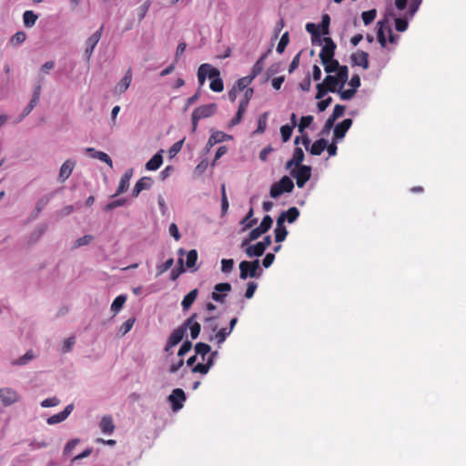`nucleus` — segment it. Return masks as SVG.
<instances>
[{
  "mask_svg": "<svg viewBox=\"0 0 466 466\" xmlns=\"http://www.w3.org/2000/svg\"><path fill=\"white\" fill-rule=\"evenodd\" d=\"M246 254L248 257H260L264 254L265 249L262 248V246L258 242L255 245L249 246L246 248Z\"/></svg>",
  "mask_w": 466,
  "mask_h": 466,
  "instance_id": "31",
  "label": "nucleus"
},
{
  "mask_svg": "<svg viewBox=\"0 0 466 466\" xmlns=\"http://www.w3.org/2000/svg\"><path fill=\"white\" fill-rule=\"evenodd\" d=\"M312 121H313V116H302L300 118V122L299 124V131L300 133H303L305 128L309 127V125L312 123Z\"/></svg>",
  "mask_w": 466,
  "mask_h": 466,
  "instance_id": "53",
  "label": "nucleus"
},
{
  "mask_svg": "<svg viewBox=\"0 0 466 466\" xmlns=\"http://www.w3.org/2000/svg\"><path fill=\"white\" fill-rule=\"evenodd\" d=\"M279 216L284 217V221L293 223L299 216V210L296 207L289 208L287 211H283Z\"/></svg>",
  "mask_w": 466,
  "mask_h": 466,
  "instance_id": "29",
  "label": "nucleus"
},
{
  "mask_svg": "<svg viewBox=\"0 0 466 466\" xmlns=\"http://www.w3.org/2000/svg\"><path fill=\"white\" fill-rule=\"evenodd\" d=\"M254 79L250 77V76H244L239 78L233 86L238 91L241 92L247 89L248 86L251 84Z\"/></svg>",
  "mask_w": 466,
  "mask_h": 466,
  "instance_id": "34",
  "label": "nucleus"
},
{
  "mask_svg": "<svg viewBox=\"0 0 466 466\" xmlns=\"http://www.w3.org/2000/svg\"><path fill=\"white\" fill-rule=\"evenodd\" d=\"M73 409H74L73 404L67 405L64 409V410H62L61 412L55 414L53 416H50L46 420L47 423L49 425H54V424H57V423L64 421L69 416V414L72 412Z\"/></svg>",
  "mask_w": 466,
  "mask_h": 466,
  "instance_id": "14",
  "label": "nucleus"
},
{
  "mask_svg": "<svg viewBox=\"0 0 466 466\" xmlns=\"http://www.w3.org/2000/svg\"><path fill=\"white\" fill-rule=\"evenodd\" d=\"M228 137H230L222 131H214V132H212V134L210 135V137L208 138V145L209 147H213L214 145H216L218 143H221V142L225 141Z\"/></svg>",
  "mask_w": 466,
  "mask_h": 466,
  "instance_id": "25",
  "label": "nucleus"
},
{
  "mask_svg": "<svg viewBox=\"0 0 466 466\" xmlns=\"http://www.w3.org/2000/svg\"><path fill=\"white\" fill-rule=\"evenodd\" d=\"M231 290V285L229 283H218L214 287V292L211 294L213 300L223 303L227 293Z\"/></svg>",
  "mask_w": 466,
  "mask_h": 466,
  "instance_id": "11",
  "label": "nucleus"
},
{
  "mask_svg": "<svg viewBox=\"0 0 466 466\" xmlns=\"http://www.w3.org/2000/svg\"><path fill=\"white\" fill-rule=\"evenodd\" d=\"M378 25H379L378 33H377L378 41L381 45L382 47H385L386 37H385V34H384V23L380 21V22H378Z\"/></svg>",
  "mask_w": 466,
  "mask_h": 466,
  "instance_id": "48",
  "label": "nucleus"
},
{
  "mask_svg": "<svg viewBox=\"0 0 466 466\" xmlns=\"http://www.w3.org/2000/svg\"><path fill=\"white\" fill-rule=\"evenodd\" d=\"M127 297L125 295L117 296L111 305V310L115 313L118 312L124 306Z\"/></svg>",
  "mask_w": 466,
  "mask_h": 466,
  "instance_id": "37",
  "label": "nucleus"
},
{
  "mask_svg": "<svg viewBox=\"0 0 466 466\" xmlns=\"http://www.w3.org/2000/svg\"><path fill=\"white\" fill-rule=\"evenodd\" d=\"M151 5V1L147 0L141 5L137 9V15H138V21L141 22L145 16L147 15V13Z\"/></svg>",
  "mask_w": 466,
  "mask_h": 466,
  "instance_id": "42",
  "label": "nucleus"
},
{
  "mask_svg": "<svg viewBox=\"0 0 466 466\" xmlns=\"http://www.w3.org/2000/svg\"><path fill=\"white\" fill-rule=\"evenodd\" d=\"M99 427L102 432L106 434H112L116 428L113 419L110 415H105L102 417Z\"/></svg>",
  "mask_w": 466,
  "mask_h": 466,
  "instance_id": "18",
  "label": "nucleus"
},
{
  "mask_svg": "<svg viewBox=\"0 0 466 466\" xmlns=\"http://www.w3.org/2000/svg\"><path fill=\"white\" fill-rule=\"evenodd\" d=\"M198 260V252L196 249H191L187 254L186 265L188 268H193Z\"/></svg>",
  "mask_w": 466,
  "mask_h": 466,
  "instance_id": "41",
  "label": "nucleus"
},
{
  "mask_svg": "<svg viewBox=\"0 0 466 466\" xmlns=\"http://www.w3.org/2000/svg\"><path fill=\"white\" fill-rule=\"evenodd\" d=\"M26 38V35L25 32H22V31H18L16 32L10 39V43L12 45H20L22 44L23 42H25Z\"/></svg>",
  "mask_w": 466,
  "mask_h": 466,
  "instance_id": "50",
  "label": "nucleus"
},
{
  "mask_svg": "<svg viewBox=\"0 0 466 466\" xmlns=\"http://www.w3.org/2000/svg\"><path fill=\"white\" fill-rule=\"evenodd\" d=\"M290 174L296 179L297 186L302 188L311 177V167L309 166L295 167Z\"/></svg>",
  "mask_w": 466,
  "mask_h": 466,
  "instance_id": "6",
  "label": "nucleus"
},
{
  "mask_svg": "<svg viewBox=\"0 0 466 466\" xmlns=\"http://www.w3.org/2000/svg\"><path fill=\"white\" fill-rule=\"evenodd\" d=\"M336 78L339 82L340 89L343 88L346 82L349 78V69L347 66H341L339 70L337 71V74L335 75Z\"/></svg>",
  "mask_w": 466,
  "mask_h": 466,
  "instance_id": "28",
  "label": "nucleus"
},
{
  "mask_svg": "<svg viewBox=\"0 0 466 466\" xmlns=\"http://www.w3.org/2000/svg\"><path fill=\"white\" fill-rule=\"evenodd\" d=\"M186 394L182 389H175L168 396L167 400L171 403L172 410L177 411L183 408L186 401Z\"/></svg>",
  "mask_w": 466,
  "mask_h": 466,
  "instance_id": "8",
  "label": "nucleus"
},
{
  "mask_svg": "<svg viewBox=\"0 0 466 466\" xmlns=\"http://www.w3.org/2000/svg\"><path fill=\"white\" fill-rule=\"evenodd\" d=\"M152 186V180L150 177H144L137 181L133 188V196L137 198L140 192L144 189H148Z\"/></svg>",
  "mask_w": 466,
  "mask_h": 466,
  "instance_id": "17",
  "label": "nucleus"
},
{
  "mask_svg": "<svg viewBox=\"0 0 466 466\" xmlns=\"http://www.w3.org/2000/svg\"><path fill=\"white\" fill-rule=\"evenodd\" d=\"M86 151L91 153V157H92L97 158V159L105 162L110 167H113L112 159L110 158V157L106 153L101 152V151H96L95 148H93V147L86 148Z\"/></svg>",
  "mask_w": 466,
  "mask_h": 466,
  "instance_id": "21",
  "label": "nucleus"
},
{
  "mask_svg": "<svg viewBox=\"0 0 466 466\" xmlns=\"http://www.w3.org/2000/svg\"><path fill=\"white\" fill-rule=\"evenodd\" d=\"M268 116V112H265L259 116L256 133L262 134L265 132L267 128Z\"/></svg>",
  "mask_w": 466,
  "mask_h": 466,
  "instance_id": "38",
  "label": "nucleus"
},
{
  "mask_svg": "<svg viewBox=\"0 0 466 466\" xmlns=\"http://www.w3.org/2000/svg\"><path fill=\"white\" fill-rule=\"evenodd\" d=\"M254 216V209L253 208L251 207L248 210V212L247 213V215L245 216V218L241 220V225H243V230H246L248 228H252L254 225L257 224L258 222V219L257 218H253Z\"/></svg>",
  "mask_w": 466,
  "mask_h": 466,
  "instance_id": "26",
  "label": "nucleus"
},
{
  "mask_svg": "<svg viewBox=\"0 0 466 466\" xmlns=\"http://www.w3.org/2000/svg\"><path fill=\"white\" fill-rule=\"evenodd\" d=\"M294 127L289 125H284L280 127V135L283 142L290 139Z\"/></svg>",
  "mask_w": 466,
  "mask_h": 466,
  "instance_id": "43",
  "label": "nucleus"
},
{
  "mask_svg": "<svg viewBox=\"0 0 466 466\" xmlns=\"http://www.w3.org/2000/svg\"><path fill=\"white\" fill-rule=\"evenodd\" d=\"M132 82V72H131V69L129 68L125 76H123V78L120 80V82L118 83L116 88L118 89L119 93H124L127 90V88L129 87L130 84Z\"/></svg>",
  "mask_w": 466,
  "mask_h": 466,
  "instance_id": "24",
  "label": "nucleus"
},
{
  "mask_svg": "<svg viewBox=\"0 0 466 466\" xmlns=\"http://www.w3.org/2000/svg\"><path fill=\"white\" fill-rule=\"evenodd\" d=\"M267 57V54H264L263 56H261V57L254 64L252 69H251V73H250V77L255 79L263 70L264 68V60L265 58Z\"/></svg>",
  "mask_w": 466,
  "mask_h": 466,
  "instance_id": "30",
  "label": "nucleus"
},
{
  "mask_svg": "<svg viewBox=\"0 0 466 466\" xmlns=\"http://www.w3.org/2000/svg\"><path fill=\"white\" fill-rule=\"evenodd\" d=\"M322 41L324 42V46L319 52V59L322 64H326L329 60L334 58L337 46L329 36L323 37Z\"/></svg>",
  "mask_w": 466,
  "mask_h": 466,
  "instance_id": "7",
  "label": "nucleus"
},
{
  "mask_svg": "<svg viewBox=\"0 0 466 466\" xmlns=\"http://www.w3.org/2000/svg\"><path fill=\"white\" fill-rule=\"evenodd\" d=\"M34 353L32 350H28L25 355H23L22 357H20L16 361H15V364L17 365H25L26 364L29 360H33L34 359Z\"/></svg>",
  "mask_w": 466,
  "mask_h": 466,
  "instance_id": "59",
  "label": "nucleus"
},
{
  "mask_svg": "<svg viewBox=\"0 0 466 466\" xmlns=\"http://www.w3.org/2000/svg\"><path fill=\"white\" fill-rule=\"evenodd\" d=\"M351 125H352V119H350V118H346L342 122L339 123L334 127V131H333L335 138H337V139L343 138L345 137L347 131L350 128Z\"/></svg>",
  "mask_w": 466,
  "mask_h": 466,
  "instance_id": "15",
  "label": "nucleus"
},
{
  "mask_svg": "<svg viewBox=\"0 0 466 466\" xmlns=\"http://www.w3.org/2000/svg\"><path fill=\"white\" fill-rule=\"evenodd\" d=\"M292 159L293 162H295V167L302 166L301 163L304 160V152L300 147H295Z\"/></svg>",
  "mask_w": 466,
  "mask_h": 466,
  "instance_id": "44",
  "label": "nucleus"
},
{
  "mask_svg": "<svg viewBox=\"0 0 466 466\" xmlns=\"http://www.w3.org/2000/svg\"><path fill=\"white\" fill-rule=\"evenodd\" d=\"M338 93L339 94V96L342 100H350L355 96L356 91H355V89H352V88L342 90L339 87L338 90Z\"/></svg>",
  "mask_w": 466,
  "mask_h": 466,
  "instance_id": "55",
  "label": "nucleus"
},
{
  "mask_svg": "<svg viewBox=\"0 0 466 466\" xmlns=\"http://www.w3.org/2000/svg\"><path fill=\"white\" fill-rule=\"evenodd\" d=\"M376 15H377V11L375 9H371V10L363 12L361 14V18L363 20V23L367 25L374 21V19L376 18Z\"/></svg>",
  "mask_w": 466,
  "mask_h": 466,
  "instance_id": "40",
  "label": "nucleus"
},
{
  "mask_svg": "<svg viewBox=\"0 0 466 466\" xmlns=\"http://www.w3.org/2000/svg\"><path fill=\"white\" fill-rule=\"evenodd\" d=\"M230 330H228V329L223 328L218 331L216 334V339L218 346H220L227 339V337L230 334Z\"/></svg>",
  "mask_w": 466,
  "mask_h": 466,
  "instance_id": "52",
  "label": "nucleus"
},
{
  "mask_svg": "<svg viewBox=\"0 0 466 466\" xmlns=\"http://www.w3.org/2000/svg\"><path fill=\"white\" fill-rule=\"evenodd\" d=\"M306 30L312 35V38L319 37L320 35L319 27L313 23H308Z\"/></svg>",
  "mask_w": 466,
  "mask_h": 466,
  "instance_id": "63",
  "label": "nucleus"
},
{
  "mask_svg": "<svg viewBox=\"0 0 466 466\" xmlns=\"http://www.w3.org/2000/svg\"><path fill=\"white\" fill-rule=\"evenodd\" d=\"M135 318H130L128 319H127L120 327L119 329V332L122 334V335H126L127 332H129L131 330V329L133 328L134 324H135Z\"/></svg>",
  "mask_w": 466,
  "mask_h": 466,
  "instance_id": "46",
  "label": "nucleus"
},
{
  "mask_svg": "<svg viewBox=\"0 0 466 466\" xmlns=\"http://www.w3.org/2000/svg\"><path fill=\"white\" fill-rule=\"evenodd\" d=\"M219 75L218 69L209 64H202L198 70V79L200 85L205 83L207 77L211 79L215 76H219Z\"/></svg>",
  "mask_w": 466,
  "mask_h": 466,
  "instance_id": "9",
  "label": "nucleus"
},
{
  "mask_svg": "<svg viewBox=\"0 0 466 466\" xmlns=\"http://www.w3.org/2000/svg\"><path fill=\"white\" fill-rule=\"evenodd\" d=\"M294 188V183L290 177L284 176L270 187V197L276 198L283 193H290Z\"/></svg>",
  "mask_w": 466,
  "mask_h": 466,
  "instance_id": "3",
  "label": "nucleus"
},
{
  "mask_svg": "<svg viewBox=\"0 0 466 466\" xmlns=\"http://www.w3.org/2000/svg\"><path fill=\"white\" fill-rule=\"evenodd\" d=\"M198 294V290L197 289H194L190 292H188L183 299L181 302V306L184 310H187L190 309L192 304L195 302L197 297Z\"/></svg>",
  "mask_w": 466,
  "mask_h": 466,
  "instance_id": "22",
  "label": "nucleus"
},
{
  "mask_svg": "<svg viewBox=\"0 0 466 466\" xmlns=\"http://www.w3.org/2000/svg\"><path fill=\"white\" fill-rule=\"evenodd\" d=\"M198 317V314L197 313H193L184 323V325L177 328L176 329L173 330V332L171 333L170 337L168 338L169 339V347H174L176 346L177 344H178L184 338L186 332H187V329L188 328V326L193 322L194 319H196Z\"/></svg>",
  "mask_w": 466,
  "mask_h": 466,
  "instance_id": "4",
  "label": "nucleus"
},
{
  "mask_svg": "<svg viewBox=\"0 0 466 466\" xmlns=\"http://www.w3.org/2000/svg\"><path fill=\"white\" fill-rule=\"evenodd\" d=\"M19 399L20 396L15 390L7 387L0 389V401L4 406H10L17 402Z\"/></svg>",
  "mask_w": 466,
  "mask_h": 466,
  "instance_id": "10",
  "label": "nucleus"
},
{
  "mask_svg": "<svg viewBox=\"0 0 466 466\" xmlns=\"http://www.w3.org/2000/svg\"><path fill=\"white\" fill-rule=\"evenodd\" d=\"M234 266V260L232 258H223L221 260V270L224 273H228L232 270Z\"/></svg>",
  "mask_w": 466,
  "mask_h": 466,
  "instance_id": "56",
  "label": "nucleus"
},
{
  "mask_svg": "<svg viewBox=\"0 0 466 466\" xmlns=\"http://www.w3.org/2000/svg\"><path fill=\"white\" fill-rule=\"evenodd\" d=\"M322 65L324 66V70L329 74L337 72L339 68L341 66L339 61L335 58H332L331 60H329L326 64Z\"/></svg>",
  "mask_w": 466,
  "mask_h": 466,
  "instance_id": "36",
  "label": "nucleus"
},
{
  "mask_svg": "<svg viewBox=\"0 0 466 466\" xmlns=\"http://www.w3.org/2000/svg\"><path fill=\"white\" fill-rule=\"evenodd\" d=\"M195 352L197 355L201 357V360L204 361L206 360V356L210 353L211 347L204 342H198L194 347Z\"/></svg>",
  "mask_w": 466,
  "mask_h": 466,
  "instance_id": "27",
  "label": "nucleus"
},
{
  "mask_svg": "<svg viewBox=\"0 0 466 466\" xmlns=\"http://www.w3.org/2000/svg\"><path fill=\"white\" fill-rule=\"evenodd\" d=\"M192 348V343L188 340L183 342V344L181 345L178 352H177V355L179 357H183L184 355H186Z\"/></svg>",
  "mask_w": 466,
  "mask_h": 466,
  "instance_id": "64",
  "label": "nucleus"
},
{
  "mask_svg": "<svg viewBox=\"0 0 466 466\" xmlns=\"http://www.w3.org/2000/svg\"><path fill=\"white\" fill-rule=\"evenodd\" d=\"M103 29H104V26L101 25L97 31H96L90 37L87 38V40L86 42V47L85 53L88 57L91 56L96 46L99 42L101 35H102Z\"/></svg>",
  "mask_w": 466,
  "mask_h": 466,
  "instance_id": "13",
  "label": "nucleus"
},
{
  "mask_svg": "<svg viewBox=\"0 0 466 466\" xmlns=\"http://www.w3.org/2000/svg\"><path fill=\"white\" fill-rule=\"evenodd\" d=\"M395 28L399 32H404L408 28V22L403 18H396Z\"/></svg>",
  "mask_w": 466,
  "mask_h": 466,
  "instance_id": "61",
  "label": "nucleus"
},
{
  "mask_svg": "<svg viewBox=\"0 0 466 466\" xmlns=\"http://www.w3.org/2000/svg\"><path fill=\"white\" fill-rule=\"evenodd\" d=\"M38 16L31 10H27L23 15L24 25L26 27H32L35 25Z\"/></svg>",
  "mask_w": 466,
  "mask_h": 466,
  "instance_id": "32",
  "label": "nucleus"
},
{
  "mask_svg": "<svg viewBox=\"0 0 466 466\" xmlns=\"http://www.w3.org/2000/svg\"><path fill=\"white\" fill-rule=\"evenodd\" d=\"M327 147L328 140H326L325 138H320L311 145L309 151L313 156H319L326 149Z\"/></svg>",
  "mask_w": 466,
  "mask_h": 466,
  "instance_id": "20",
  "label": "nucleus"
},
{
  "mask_svg": "<svg viewBox=\"0 0 466 466\" xmlns=\"http://www.w3.org/2000/svg\"><path fill=\"white\" fill-rule=\"evenodd\" d=\"M93 240L92 235H85L79 238H77L74 244L75 248H79L85 245L89 244Z\"/></svg>",
  "mask_w": 466,
  "mask_h": 466,
  "instance_id": "57",
  "label": "nucleus"
},
{
  "mask_svg": "<svg viewBox=\"0 0 466 466\" xmlns=\"http://www.w3.org/2000/svg\"><path fill=\"white\" fill-rule=\"evenodd\" d=\"M163 157L160 152L155 154L146 164L147 170H157L162 165Z\"/></svg>",
  "mask_w": 466,
  "mask_h": 466,
  "instance_id": "23",
  "label": "nucleus"
},
{
  "mask_svg": "<svg viewBox=\"0 0 466 466\" xmlns=\"http://www.w3.org/2000/svg\"><path fill=\"white\" fill-rule=\"evenodd\" d=\"M258 289V284L256 282H248L246 289L245 297L247 299H251L254 296L256 289Z\"/></svg>",
  "mask_w": 466,
  "mask_h": 466,
  "instance_id": "62",
  "label": "nucleus"
},
{
  "mask_svg": "<svg viewBox=\"0 0 466 466\" xmlns=\"http://www.w3.org/2000/svg\"><path fill=\"white\" fill-rule=\"evenodd\" d=\"M338 86H339V82L335 76H327L323 82L317 84L316 98L321 99L328 92L335 93L337 91L336 87Z\"/></svg>",
  "mask_w": 466,
  "mask_h": 466,
  "instance_id": "2",
  "label": "nucleus"
},
{
  "mask_svg": "<svg viewBox=\"0 0 466 466\" xmlns=\"http://www.w3.org/2000/svg\"><path fill=\"white\" fill-rule=\"evenodd\" d=\"M272 223H273V220H272L271 217L269 215H266L263 218V219H262L260 225L258 226V228L261 229V231L263 233H266L271 228Z\"/></svg>",
  "mask_w": 466,
  "mask_h": 466,
  "instance_id": "51",
  "label": "nucleus"
},
{
  "mask_svg": "<svg viewBox=\"0 0 466 466\" xmlns=\"http://www.w3.org/2000/svg\"><path fill=\"white\" fill-rule=\"evenodd\" d=\"M178 265L179 266L177 268L172 269V271L170 273L171 280H176L185 271L182 258L178 259Z\"/></svg>",
  "mask_w": 466,
  "mask_h": 466,
  "instance_id": "49",
  "label": "nucleus"
},
{
  "mask_svg": "<svg viewBox=\"0 0 466 466\" xmlns=\"http://www.w3.org/2000/svg\"><path fill=\"white\" fill-rule=\"evenodd\" d=\"M350 59L353 66H361L363 69H368L370 66L369 54L365 51L359 50L353 53Z\"/></svg>",
  "mask_w": 466,
  "mask_h": 466,
  "instance_id": "12",
  "label": "nucleus"
},
{
  "mask_svg": "<svg viewBox=\"0 0 466 466\" xmlns=\"http://www.w3.org/2000/svg\"><path fill=\"white\" fill-rule=\"evenodd\" d=\"M259 268V260L253 261H241L239 263V278L246 279L249 278H256L258 276V269Z\"/></svg>",
  "mask_w": 466,
  "mask_h": 466,
  "instance_id": "5",
  "label": "nucleus"
},
{
  "mask_svg": "<svg viewBox=\"0 0 466 466\" xmlns=\"http://www.w3.org/2000/svg\"><path fill=\"white\" fill-rule=\"evenodd\" d=\"M248 106V105H247L246 101H240L238 108V112H237L236 116H234V118L231 120L232 126H236L238 123H240L242 116L247 110Z\"/></svg>",
  "mask_w": 466,
  "mask_h": 466,
  "instance_id": "33",
  "label": "nucleus"
},
{
  "mask_svg": "<svg viewBox=\"0 0 466 466\" xmlns=\"http://www.w3.org/2000/svg\"><path fill=\"white\" fill-rule=\"evenodd\" d=\"M346 106L342 105H336L333 109V113L330 116H332V119H338L339 117L342 116L345 112Z\"/></svg>",
  "mask_w": 466,
  "mask_h": 466,
  "instance_id": "60",
  "label": "nucleus"
},
{
  "mask_svg": "<svg viewBox=\"0 0 466 466\" xmlns=\"http://www.w3.org/2000/svg\"><path fill=\"white\" fill-rule=\"evenodd\" d=\"M217 108L216 103L196 107L192 113V131L195 132L197 130L199 120L212 116L216 113Z\"/></svg>",
  "mask_w": 466,
  "mask_h": 466,
  "instance_id": "1",
  "label": "nucleus"
},
{
  "mask_svg": "<svg viewBox=\"0 0 466 466\" xmlns=\"http://www.w3.org/2000/svg\"><path fill=\"white\" fill-rule=\"evenodd\" d=\"M209 87L214 92H222L224 89L223 81L219 76L211 78Z\"/></svg>",
  "mask_w": 466,
  "mask_h": 466,
  "instance_id": "39",
  "label": "nucleus"
},
{
  "mask_svg": "<svg viewBox=\"0 0 466 466\" xmlns=\"http://www.w3.org/2000/svg\"><path fill=\"white\" fill-rule=\"evenodd\" d=\"M329 24H330V17L328 14H324L321 17V22L319 24V30H321V34L326 35L329 34Z\"/></svg>",
  "mask_w": 466,
  "mask_h": 466,
  "instance_id": "35",
  "label": "nucleus"
},
{
  "mask_svg": "<svg viewBox=\"0 0 466 466\" xmlns=\"http://www.w3.org/2000/svg\"><path fill=\"white\" fill-rule=\"evenodd\" d=\"M60 400L56 397L47 398L41 402L43 408H50L57 406Z\"/></svg>",
  "mask_w": 466,
  "mask_h": 466,
  "instance_id": "58",
  "label": "nucleus"
},
{
  "mask_svg": "<svg viewBox=\"0 0 466 466\" xmlns=\"http://www.w3.org/2000/svg\"><path fill=\"white\" fill-rule=\"evenodd\" d=\"M190 328V336L193 339H196L201 330V326L198 322L196 321V319L193 320V322L188 326Z\"/></svg>",
  "mask_w": 466,
  "mask_h": 466,
  "instance_id": "54",
  "label": "nucleus"
},
{
  "mask_svg": "<svg viewBox=\"0 0 466 466\" xmlns=\"http://www.w3.org/2000/svg\"><path fill=\"white\" fill-rule=\"evenodd\" d=\"M262 234L264 233L258 227L251 229V231L248 234V238L243 241L242 246L247 245L250 241L258 239Z\"/></svg>",
  "mask_w": 466,
  "mask_h": 466,
  "instance_id": "45",
  "label": "nucleus"
},
{
  "mask_svg": "<svg viewBox=\"0 0 466 466\" xmlns=\"http://www.w3.org/2000/svg\"><path fill=\"white\" fill-rule=\"evenodd\" d=\"M288 235V230L284 226V217L279 216L277 218V227L275 228V241L282 242Z\"/></svg>",
  "mask_w": 466,
  "mask_h": 466,
  "instance_id": "16",
  "label": "nucleus"
},
{
  "mask_svg": "<svg viewBox=\"0 0 466 466\" xmlns=\"http://www.w3.org/2000/svg\"><path fill=\"white\" fill-rule=\"evenodd\" d=\"M289 42V32H285L282 36L280 37V40L277 46V51L279 53H283L286 46H288Z\"/></svg>",
  "mask_w": 466,
  "mask_h": 466,
  "instance_id": "47",
  "label": "nucleus"
},
{
  "mask_svg": "<svg viewBox=\"0 0 466 466\" xmlns=\"http://www.w3.org/2000/svg\"><path fill=\"white\" fill-rule=\"evenodd\" d=\"M76 163L70 159L66 160L60 167L59 178L61 181L66 180L75 167Z\"/></svg>",
  "mask_w": 466,
  "mask_h": 466,
  "instance_id": "19",
  "label": "nucleus"
}]
</instances>
